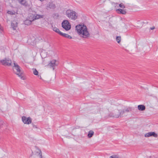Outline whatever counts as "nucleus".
Instances as JSON below:
<instances>
[{"mask_svg":"<svg viewBox=\"0 0 158 158\" xmlns=\"http://www.w3.org/2000/svg\"><path fill=\"white\" fill-rule=\"evenodd\" d=\"M10 11H9L8 12V13L9 14H11L10 13Z\"/></svg>","mask_w":158,"mask_h":158,"instance_id":"c85d7f7f","label":"nucleus"},{"mask_svg":"<svg viewBox=\"0 0 158 158\" xmlns=\"http://www.w3.org/2000/svg\"><path fill=\"white\" fill-rule=\"evenodd\" d=\"M155 28V27H151V30H153Z\"/></svg>","mask_w":158,"mask_h":158,"instance_id":"cd10ccee","label":"nucleus"},{"mask_svg":"<svg viewBox=\"0 0 158 158\" xmlns=\"http://www.w3.org/2000/svg\"><path fill=\"white\" fill-rule=\"evenodd\" d=\"M110 158H118V156L117 155H113L110 156Z\"/></svg>","mask_w":158,"mask_h":158,"instance_id":"393cba45","label":"nucleus"},{"mask_svg":"<svg viewBox=\"0 0 158 158\" xmlns=\"http://www.w3.org/2000/svg\"><path fill=\"white\" fill-rule=\"evenodd\" d=\"M44 17L43 15H40L38 14H35L33 16V18L32 19V20H34L36 19L40 18H43Z\"/></svg>","mask_w":158,"mask_h":158,"instance_id":"9b49d317","label":"nucleus"},{"mask_svg":"<svg viewBox=\"0 0 158 158\" xmlns=\"http://www.w3.org/2000/svg\"><path fill=\"white\" fill-rule=\"evenodd\" d=\"M52 27L53 28H52L53 30L54 31H55V32H56V33H57L59 35H60V33H61V32L60 31L59 29H58V28H57V27H53L52 26Z\"/></svg>","mask_w":158,"mask_h":158,"instance_id":"f3484780","label":"nucleus"},{"mask_svg":"<svg viewBox=\"0 0 158 158\" xmlns=\"http://www.w3.org/2000/svg\"><path fill=\"white\" fill-rule=\"evenodd\" d=\"M119 6L121 8H125V6L124 5V4L123 3H120L119 5Z\"/></svg>","mask_w":158,"mask_h":158,"instance_id":"5701e85b","label":"nucleus"},{"mask_svg":"<svg viewBox=\"0 0 158 158\" xmlns=\"http://www.w3.org/2000/svg\"><path fill=\"white\" fill-rule=\"evenodd\" d=\"M32 125H33V127H35L36 128H37V127H36V126L34 125L33 124Z\"/></svg>","mask_w":158,"mask_h":158,"instance_id":"bb28decb","label":"nucleus"},{"mask_svg":"<svg viewBox=\"0 0 158 158\" xmlns=\"http://www.w3.org/2000/svg\"><path fill=\"white\" fill-rule=\"evenodd\" d=\"M11 25L13 30H15L17 27L18 23L16 21L14 20L12 22Z\"/></svg>","mask_w":158,"mask_h":158,"instance_id":"f8f14e48","label":"nucleus"},{"mask_svg":"<svg viewBox=\"0 0 158 158\" xmlns=\"http://www.w3.org/2000/svg\"><path fill=\"white\" fill-rule=\"evenodd\" d=\"M19 2L23 5H25L26 3V0H18Z\"/></svg>","mask_w":158,"mask_h":158,"instance_id":"6ab92c4d","label":"nucleus"},{"mask_svg":"<svg viewBox=\"0 0 158 158\" xmlns=\"http://www.w3.org/2000/svg\"><path fill=\"white\" fill-rule=\"evenodd\" d=\"M14 64V66H13V69L14 73L20 77L21 79L24 80L23 73L21 71L20 67L15 62Z\"/></svg>","mask_w":158,"mask_h":158,"instance_id":"f03ea898","label":"nucleus"},{"mask_svg":"<svg viewBox=\"0 0 158 158\" xmlns=\"http://www.w3.org/2000/svg\"><path fill=\"white\" fill-rule=\"evenodd\" d=\"M66 14L69 18L72 20H74L77 18V14L75 11L72 10H67L66 11Z\"/></svg>","mask_w":158,"mask_h":158,"instance_id":"7ed1b4c3","label":"nucleus"},{"mask_svg":"<svg viewBox=\"0 0 158 158\" xmlns=\"http://www.w3.org/2000/svg\"><path fill=\"white\" fill-rule=\"evenodd\" d=\"M39 155L40 158H42V153L41 152H40L39 153Z\"/></svg>","mask_w":158,"mask_h":158,"instance_id":"a878e982","label":"nucleus"},{"mask_svg":"<svg viewBox=\"0 0 158 158\" xmlns=\"http://www.w3.org/2000/svg\"><path fill=\"white\" fill-rule=\"evenodd\" d=\"M22 119L23 122L25 124H29L32 122V119L30 117L27 118L23 116L22 117Z\"/></svg>","mask_w":158,"mask_h":158,"instance_id":"1a4fd4ad","label":"nucleus"},{"mask_svg":"<svg viewBox=\"0 0 158 158\" xmlns=\"http://www.w3.org/2000/svg\"><path fill=\"white\" fill-rule=\"evenodd\" d=\"M133 110L132 107L130 106H126L122 110H121V112L122 113L123 117V115L126 113H130L132 112Z\"/></svg>","mask_w":158,"mask_h":158,"instance_id":"0eeeda50","label":"nucleus"},{"mask_svg":"<svg viewBox=\"0 0 158 158\" xmlns=\"http://www.w3.org/2000/svg\"><path fill=\"white\" fill-rule=\"evenodd\" d=\"M33 73L34 75H37L38 74V71L36 69H33Z\"/></svg>","mask_w":158,"mask_h":158,"instance_id":"4be33fe9","label":"nucleus"},{"mask_svg":"<svg viewBox=\"0 0 158 158\" xmlns=\"http://www.w3.org/2000/svg\"><path fill=\"white\" fill-rule=\"evenodd\" d=\"M33 20H32V19H27L24 21V24L27 25L31 24V22Z\"/></svg>","mask_w":158,"mask_h":158,"instance_id":"4468645a","label":"nucleus"},{"mask_svg":"<svg viewBox=\"0 0 158 158\" xmlns=\"http://www.w3.org/2000/svg\"><path fill=\"white\" fill-rule=\"evenodd\" d=\"M121 37L120 36H117L116 40L118 43H119L121 41Z\"/></svg>","mask_w":158,"mask_h":158,"instance_id":"412c9836","label":"nucleus"},{"mask_svg":"<svg viewBox=\"0 0 158 158\" xmlns=\"http://www.w3.org/2000/svg\"><path fill=\"white\" fill-rule=\"evenodd\" d=\"M62 26L66 31H69L71 28V25L69 21L65 20L62 23Z\"/></svg>","mask_w":158,"mask_h":158,"instance_id":"20e7f679","label":"nucleus"},{"mask_svg":"<svg viewBox=\"0 0 158 158\" xmlns=\"http://www.w3.org/2000/svg\"><path fill=\"white\" fill-rule=\"evenodd\" d=\"M78 34L81 36L86 38L89 35V34L87 31L86 26L84 25H79L76 27Z\"/></svg>","mask_w":158,"mask_h":158,"instance_id":"f257e3e1","label":"nucleus"},{"mask_svg":"<svg viewBox=\"0 0 158 158\" xmlns=\"http://www.w3.org/2000/svg\"><path fill=\"white\" fill-rule=\"evenodd\" d=\"M0 62L3 65L7 66L11 65L12 63L11 60H10L6 58L0 60Z\"/></svg>","mask_w":158,"mask_h":158,"instance_id":"423d86ee","label":"nucleus"},{"mask_svg":"<svg viewBox=\"0 0 158 158\" xmlns=\"http://www.w3.org/2000/svg\"><path fill=\"white\" fill-rule=\"evenodd\" d=\"M60 35L62 36L63 37H65L66 38H69V39H72V37L70 35L68 34L64 33L62 32L60 33Z\"/></svg>","mask_w":158,"mask_h":158,"instance_id":"2eb2a0df","label":"nucleus"},{"mask_svg":"<svg viewBox=\"0 0 158 158\" xmlns=\"http://www.w3.org/2000/svg\"><path fill=\"white\" fill-rule=\"evenodd\" d=\"M49 7L51 9H54L55 7V6L54 4L51 3L49 5Z\"/></svg>","mask_w":158,"mask_h":158,"instance_id":"aec40b11","label":"nucleus"},{"mask_svg":"<svg viewBox=\"0 0 158 158\" xmlns=\"http://www.w3.org/2000/svg\"><path fill=\"white\" fill-rule=\"evenodd\" d=\"M58 64L57 63V61L56 60H53L50 61V62L47 65L48 67L50 68H52L53 70H54L55 69L54 67L57 66Z\"/></svg>","mask_w":158,"mask_h":158,"instance_id":"6e6552de","label":"nucleus"},{"mask_svg":"<svg viewBox=\"0 0 158 158\" xmlns=\"http://www.w3.org/2000/svg\"><path fill=\"white\" fill-rule=\"evenodd\" d=\"M94 134V132L90 130L89 132V133L88 135V138H90L93 136Z\"/></svg>","mask_w":158,"mask_h":158,"instance_id":"a211bd4d","label":"nucleus"},{"mask_svg":"<svg viewBox=\"0 0 158 158\" xmlns=\"http://www.w3.org/2000/svg\"><path fill=\"white\" fill-rule=\"evenodd\" d=\"M98 106H99V107L98 108V111H97V112L99 110V111H100L101 110V109H103V107L102 105H99Z\"/></svg>","mask_w":158,"mask_h":158,"instance_id":"b1692460","label":"nucleus"},{"mask_svg":"<svg viewBox=\"0 0 158 158\" xmlns=\"http://www.w3.org/2000/svg\"><path fill=\"white\" fill-rule=\"evenodd\" d=\"M110 116L111 117L116 118H120L123 117L122 113L121 112V110H116L113 113H110Z\"/></svg>","mask_w":158,"mask_h":158,"instance_id":"39448f33","label":"nucleus"},{"mask_svg":"<svg viewBox=\"0 0 158 158\" xmlns=\"http://www.w3.org/2000/svg\"><path fill=\"white\" fill-rule=\"evenodd\" d=\"M153 136L154 137H157L158 135L154 132H151L146 133L145 135V136L146 137H148L150 136Z\"/></svg>","mask_w":158,"mask_h":158,"instance_id":"9d476101","label":"nucleus"},{"mask_svg":"<svg viewBox=\"0 0 158 158\" xmlns=\"http://www.w3.org/2000/svg\"><path fill=\"white\" fill-rule=\"evenodd\" d=\"M117 12L119 14H122L123 15H125L127 13V12L126 10L122 9H118L116 10Z\"/></svg>","mask_w":158,"mask_h":158,"instance_id":"ddd939ff","label":"nucleus"},{"mask_svg":"<svg viewBox=\"0 0 158 158\" xmlns=\"http://www.w3.org/2000/svg\"><path fill=\"white\" fill-rule=\"evenodd\" d=\"M138 108L139 110L143 111L145 110V107L143 105H139L138 106Z\"/></svg>","mask_w":158,"mask_h":158,"instance_id":"dca6fc26","label":"nucleus"}]
</instances>
